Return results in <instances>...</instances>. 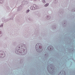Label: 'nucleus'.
I'll return each mask as SVG.
<instances>
[{
    "label": "nucleus",
    "mask_w": 75,
    "mask_h": 75,
    "mask_svg": "<svg viewBox=\"0 0 75 75\" xmlns=\"http://www.w3.org/2000/svg\"><path fill=\"white\" fill-rule=\"evenodd\" d=\"M49 5V4L48 3H47L45 4L44 6L45 7H47Z\"/></svg>",
    "instance_id": "obj_16"
},
{
    "label": "nucleus",
    "mask_w": 75,
    "mask_h": 75,
    "mask_svg": "<svg viewBox=\"0 0 75 75\" xmlns=\"http://www.w3.org/2000/svg\"><path fill=\"white\" fill-rule=\"evenodd\" d=\"M52 27H53V28H56L57 27V26L56 25H54V26H53Z\"/></svg>",
    "instance_id": "obj_21"
},
{
    "label": "nucleus",
    "mask_w": 75,
    "mask_h": 75,
    "mask_svg": "<svg viewBox=\"0 0 75 75\" xmlns=\"http://www.w3.org/2000/svg\"><path fill=\"white\" fill-rule=\"evenodd\" d=\"M25 47L24 45H21L17 46L15 49V52L17 54L20 55H24L27 53V50L24 49Z\"/></svg>",
    "instance_id": "obj_1"
},
{
    "label": "nucleus",
    "mask_w": 75,
    "mask_h": 75,
    "mask_svg": "<svg viewBox=\"0 0 75 75\" xmlns=\"http://www.w3.org/2000/svg\"><path fill=\"white\" fill-rule=\"evenodd\" d=\"M34 1H36L37 0H34Z\"/></svg>",
    "instance_id": "obj_27"
},
{
    "label": "nucleus",
    "mask_w": 75,
    "mask_h": 75,
    "mask_svg": "<svg viewBox=\"0 0 75 75\" xmlns=\"http://www.w3.org/2000/svg\"><path fill=\"white\" fill-rule=\"evenodd\" d=\"M54 59H53L52 58L51 59H50V61H54Z\"/></svg>",
    "instance_id": "obj_22"
},
{
    "label": "nucleus",
    "mask_w": 75,
    "mask_h": 75,
    "mask_svg": "<svg viewBox=\"0 0 75 75\" xmlns=\"http://www.w3.org/2000/svg\"><path fill=\"white\" fill-rule=\"evenodd\" d=\"M42 54L43 55H45L44 57H45V59H47L48 58V55H47V51H44L42 52Z\"/></svg>",
    "instance_id": "obj_5"
},
{
    "label": "nucleus",
    "mask_w": 75,
    "mask_h": 75,
    "mask_svg": "<svg viewBox=\"0 0 75 75\" xmlns=\"http://www.w3.org/2000/svg\"><path fill=\"white\" fill-rule=\"evenodd\" d=\"M47 69L49 73L52 74V73L54 72V66H52V65L49 64H47Z\"/></svg>",
    "instance_id": "obj_2"
},
{
    "label": "nucleus",
    "mask_w": 75,
    "mask_h": 75,
    "mask_svg": "<svg viewBox=\"0 0 75 75\" xmlns=\"http://www.w3.org/2000/svg\"><path fill=\"white\" fill-rule=\"evenodd\" d=\"M46 18L47 20H50V19H51V16H46Z\"/></svg>",
    "instance_id": "obj_12"
},
{
    "label": "nucleus",
    "mask_w": 75,
    "mask_h": 75,
    "mask_svg": "<svg viewBox=\"0 0 75 75\" xmlns=\"http://www.w3.org/2000/svg\"><path fill=\"white\" fill-rule=\"evenodd\" d=\"M13 45H14V44H13Z\"/></svg>",
    "instance_id": "obj_28"
},
{
    "label": "nucleus",
    "mask_w": 75,
    "mask_h": 75,
    "mask_svg": "<svg viewBox=\"0 0 75 75\" xmlns=\"http://www.w3.org/2000/svg\"><path fill=\"white\" fill-rule=\"evenodd\" d=\"M35 48L37 52L41 53L42 51V44L41 43H38L35 46Z\"/></svg>",
    "instance_id": "obj_3"
},
{
    "label": "nucleus",
    "mask_w": 75,
    "mask_h": 75,
    "mask_svg": "<svg viewBox=\"0 0 75 75\" xmlns=\"http://www.w3.org/2000/svg\"><path fill=\"white\" fill-rule=\"evenodd\" d=\"M21 6H22V7H23V6H24V1H22L21 2Z\"/></svg>",
    "instance_id": "obj_14"
},
{
    "label": "nucleus",
    "mask_w": 75,
    "mask_h": 75,
    "mask_svg": "<svg viewBox=\"0 0 75 75\" xmlns=\"http://www.w3.org/2000/svg\"><path fill=\"white\" fill-rule=\"evenodd\" d=\"M23 2H24V4L25 5H27L28 3L27 1H23Z\"/></svg>",
    "instance_id": "obj_13"
},
{
    "label": "nucleus",
    "mask_w": 75,
    "mask_h": 75,
    "mask_svg": "<svg viewBox=\"0 0 75 75\" xmlns=\"http://www.w3.org/2000/svg\"><path fill=\"white\" fill-rule=\"evenodd\" d=\"M30 9L32 10H35V9L33 6H32L30 7Z\"/></svg>",
    "instance_id": "obj_11"
},
{
    "label": "nucleus",
    "mask_w": 75,
    "mask_h": 75,
    "mask_svg": "<svg viewBox=\"0 0 75 75\" xmlns=\"http://www.w3.org/2000/svg\"><path fill=\"white\" fill-rule=\"evenodd\" d=\"M33 6L34 7V8L35 9V10H36V9H37L38 7V6H37V5L35 4H34L33 5Z\"/></svg>",
    "instance_id": "obj_10"
},
{
    "label": "nucleus",
    "mask_w": 75,
    "mask_h": 75,
    "mask_svg": "<svg viewBox=\"0 0 75 75\" xmlns=\"http://www.w3.org/2000/svg\"><path fill=\"white\" fill-rule=\"evenodd\" d=\"M14 18H8L6 19V22H7V21H10V20H12V19H13Z\"/></svg>",
    "instance_id": "obj_9"
},
{
    "label": "nucleus",
    "mask_w": 75,
    "mask_h": 75,
    "mask_svg": "<svg viewBox=\"0 0 75 75\" xmlns=\"http://www.w3.org/2000/svg\"><path fill=\"white\" fill-rule=\"evenodd\" d=\"M54 3H55V4H56V3H57V0H55L54 1Z\"/></svg>",
    "instance_id": "obj_23"
},
{
    "label": "nucleus",
    "mask_w": 75,
    "mask_h": 75,
    "mask_svg": "<svg viewBox=\"0 0 75 75\" xmlns=\"http://www.w3.org/2000/svg\"><path fill=\"white\" fill-rule=\"evenodd\" d=\"M0 27L1 28V27H3V24H1V25L0 26Z\"/></svg>",
    "instance_id": "obj_19"
},
{
    "label": "nucleus",
    "mask_w": 75,
    "mask_h": 75,
    "mask_svg": "<svg viewBox=\"0 0 75 75\" xmlns=\"http://www.w3.org/2000/svg\"><path fill=\"white\" fill-rule=\"evenodd\" d=\"M5 54L3 51H0V57L3 58L5 57Z\"/></svg>",
    "instance_id": "obj_4"
},
{
    "label": "nucleus",
    "mask_w": 75,
    "mask_h": 75,
    "mask_svg": "<svg viewBox=\"0 0 75 75\" xmlns=\"http://www.w3.org/2000/svg\"><path fill=\"white\" fill-rule=\"evenodd\" d=\"M23 9V6H20L19 7H18L17 10L18 11H20Z\"/></svg>",
    "instance_id": "obj_7"
},
{
    "label": "nucleus",
    "mask_w": 75,
    "mask_h": 75,
    "mask_svg": "<svg viewBox=\"0 0 75 75\" xmlns=\"http://www.w3.org/2000/svg\"><path fill=\"white\" fill-rule=\"evenodd\" d=\"M2 21L3 23H6L7 22V21H6V19L5 18H2Z\"/></svg>",
    "instance_id": "obj_8"
},
{
    "label": "nucleus",
    "mask_w": 75,
    "mask_h": 75,
    "mask_svg": "<svg viewBox=\"0 0 75 75\" xmlns=\"http://www.w3.org/2000/svg\"><path fill=\"white\" fill-rule=\"evenodd\" d=\"M30 12V10L28 9L26 11V14H27V13H28V12Z\"/></svg>",
    "instance_id": "obj_18"
},
{
    "label": "nucleus",
    "mask_w": 75,
    "mask_h": 75,
    "mask_svg": "<svg viewBox=\"0 0 75 75\" xmlns=\"http://www.w3.org/2000/svg\"><path fill=\"white\" fill-rule=\"evenodd\" d=\"M43 3H45V0H43L42 1Z\"/></svg>",
    "instance_id": "obj_25"
},
{
    "label": "nucleus",
    "mask_w": 75,
    "mask_h": 75,
    "mask_svg": "<svg viewBox=\"0 0 75 75\" xmlns=\"http://www.w3.org/2000/svg\"><path fill=\"white\" fill-rule=\"evenodd\" d=\"M4 47H5V48H6L7 47V45H5L4 46Z\"/></svg>",
    "instance_id": "obj_24"
},
{
    "label": "nucleus",
    "mask_w": 75,
    "mask_h": 75,
    "mask_svg": "<svg viewBox=\"0 0 75 75\" xmlns=\"http://www.w3.org/2000/svg\"><path fill=\"white\" fill-rule=\"evenodd\" d=\"M4 3L3 0H0V4H3Z\"/></svg>",
    "instance_id": "obj_15"
},
{
    "label": "nucleus",
    "mask_w": 75,
    "mask_h": 75,
    "mask_svg": "<svg viewBox=\"0 0 75 75\" xmlns=\"http://www.w3.org/2000/svg\"><path fill=\"white\" fill-rule=\"evenodd\" d=\"M47 49L49 51H52V50H54V47L52 46H49L48 47Z\"/></svg>",
    "instance_id": "obj_6"
},
{
    "label": "nucleus",
    "mask_w": 75,
    "mask_h": 75,
    "mask_svg": "<svg viewBox=\"0 0 75 75\" xmlns=\"http://www.w3.org/2000/svg\"><path fill=\"white\" fill-rule=\"evenodd\" d=\"M20 64H22V63L23 62V60H20Z\"/></svg>",
    "instance_id": "obj_20"
},
{
    "label": "nucleus",
    "mask_w": 75,
    "mask_h": 75,
    "mask_svg": "<svg viewBox=\"0 0 75 75\" xmlns=\"http://www.w3.org/2000/svg\"><path fill=\"white\" fill-rule=\"evenodd\" d=\"M3 35V34H2V33H1V31H0V37H1V36Z\"/></svg>",
    "instance_id": "obj_17"
},
{
    "label": "nucleus",
    "mask_w": 75,
    "mask_h": 75,
    "mask_svg": "<svg viewBox=\"0 0 75 75\" xmlns=\"http://www.w3.org/2000/svg\"><path fill=\"white\" fill-rule=\"evenodd\" d=\"M8 7V10L9 11H10V8H9V7Z\"/></svg>",
    "instance_id": "obj_26"
}]
</instances>
